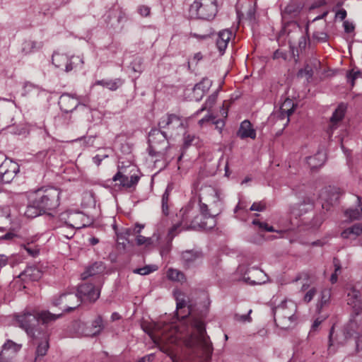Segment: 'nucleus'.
I'll use <instances>...</instances> for the list:
<instances>
[{
  "instance_id": "nucleus-1",
  "label": "nucleus",
  "mask_w": 362,
  "mask_h": 362,
  "mask_svg": "<svg viewBox=\"0 0 362 362\" xmlns=\"http://www.w3.org/2000/svg\"><path fill=\"white\" fill-rule=\"evenodd\" d=\"M207 311L200 317L191 315L189 318L190 334L185 339V345L190 349L192 362H210L213 354V345L206 332L204 318Z\"/></svg>"
},
{
  "instance_id": "nucleus-2",
  "label": "nucleus",
  "mask_w": 362,
  "mask_h": 362,
  "mask_svg": "<svg viewBox=\"0 0 362 362\" xmlns=\"http://www.w3.org/2000/svg\"><path fill=\"white\" fill-rule=\"evenodd\" d=\"M18 326L23 329L28 335L33 339V344L36 345L34 362H45V357L49 347V335L41 327H35L37 316L30 312H26L16 316Z\"/></svg>"
},
{
  "instance_id": "nucleus-3",
  "label": "nucleus",
  "mask_w": 362,
  "mask_h": 362,
  "mask_svg": "<svg viewBox=\"0 0 362 362\" xmlns=\"http://www.w3.org/2000/svg\"><path fill=\"white\" fill-rule=\"evenodd\" d=\"M200 212L204 221L211 223L215 216L218 215L223 209V197L216 189L206 186L202 189L199 196Z\"/></svg>"
},
{
  "instance_id": "nucleus-4",
  "label": "nucleus",
  "mask_w": 362,
  "mask_h": 362,
  "mask_svg": "<svg viewBox=\"0 0 362 362\" xmlns=\"http://www.w3.org/2000/svg\"><path fill=\"white\" fill-rule=\"evenodd\" d=\"M146 332L150 336L155 344L160 346V350L166 353L170 358L172 362H179V358L173 354L169 344L177 341L178 337L176 336L177 330L172 325H166L163 327L160 324H155L152 330Z\"/></svg>"
},
{
  "instance_id": "nucleus-5",
  "label": "nucleus",
  "mask_w": 362,
  "mask_h": 362,
  "mask_svg": "<svg viewBox=\"0 0 362 362\" xmlns=\"http://www.w3.org/2000/svg\"><path fill=\"white\" fill-rule=\"evenodd\" d=\"M178 219L177 223L182 226V228L185 230L190 229H205L209 230L216 226V221L211 218V223L202 220V216L199 215L194 216V211L191 204H188L182 208L179 213L176 214Z\"/></svg>"
},
{
  "instance_id": "nucleus-6",
  "label": "nucleus",
  "mask_w": 362,
  "mask_h": 362,
  "mask_svg": "<svg viewBox=\"0 0 362 362\" xmlns=\"http://www.w3.org/2000/svg\"><path fill=\"white\" fill-rule=\"evenodd\" d=\"M296 310V305L293 301L286 300L272 308L276 325L283 329L291 327L297 319L295 315Z\"/></svg>"
},
{
  "instance_id": "nucleus-7",
  "label": "nucleus",
  "mask_w": 362,
  "mask_h": 362,
  "mask_svg": "<svg viewBox=\"0 0 362 362\" xmlns=\"http://www.w3.org/2000/svg\"><path fill=\"white\" fill-rule=\"evenodd\" d=\"M60 192L52 187L37 189L34 195L35 203L44 213L55 209L59 205Z\"/></svg>"
},
{
  "instance_id": "nucleus-8",
  "label": "nucleus",
  "mask_w": 362,
  "mask_h": 362,
  "mask_svg": "<svg viewBox=\"0 0 362 362\" xmlns=\"http://www.w3.org/2000/svg\"><path fill=\"white\" fill-rule=\"evenodd\" d=\"M218 12L216 0H195L189 8L191 18L210 21Z\"/></svg>"
},
{
  "instance_id": "nucleus-9",
  "label": "nucleus",
  "mask_w": 362,
  "mask_h": 362,
  "mask_svg": "<svg viewBox=\"0 0 362 362\" xmlns=\"http://www.w3.org/2000/svg\"><path fill=\"white\" fill-rule=\"evenodd\" d=\"M148 142L151 156L164 154L168 144L166 133L160 129H152L149 132Z\"/></svg>"
},
{
  "instance_id": "nucleus-10",
  "label": "nucleus",
  "mask_w": 362,
  "mask_h": 362,
  "mask_svg": "<svg viewBox=\"0 0 362 362\" xmlns=\"http://www.w3.org/2000/svg\"><path fill=\"white\" fill-rule=\"evenodd\" d=\"M52 64L58 69L69 72L76 68H82L83 59L79 56H72L69 57L67 55L59 52H54L52 54Z\"/></svg>"
},
{
  "instance_id": "nucleus-11",
  "label": "nucleus",
  "mask_w": 362,
  "mask_h": 362,
  "mask_svg": "<svg viewBox=\"0 0 362 362\" xmlns=\"http://www.w3.org/2000/svg\"><path fill=\"white\" fill-rule=\"evenodd\" d=\"M19 171L20 166L18 163L6 158L0 165V182L11 183Z\"/></svg>"
},
{
  "instance_id": "nucleus-12",
  "label": "nucleus",
  "mask_w": 362,
  "mask_h": 362,
  "mask_svg": "<svg viewBox=\"0 0 362 362\" xmlns=\"http://www.w3.org/2000/svg\"><path fill=\"white\" fill-rule=\"evenodd\" d=\"M53 304L56 306L62 305L64 311L70 312L79 305L80 297L74 291L64 293L53 300Z\"/></svg>"
},
{
  "instance_id": "nucleus-13",
  "label": "nucleus",
  "mask_w": 362,
  "mask_h": 362,
  "mask_svg": "<svg viewBox=\"0 0 362 362\" xmlns=\"http://www.w3.org/2000/svg\"><path fill=\"white\" fill-rule=\"evenodd\" d=\"M358 328L357 322L351 319L350 321L347 323V325L344 327L343 329V336L344 339H339L338 343L340 344H344L346 341L353 337L354 334L356 336V351H360L362 349V335H358L356 332Z\"/></svg>"
},
{
  "instance_id": "nucleus-14",
  "label": "nucleus",
  "mask_w": 362,
  "mask_h": 362,
  "mask_svg": "<svg viewBox=\"0 0 362 362\" xmlns=\"http://www.w3.org/2000/svg\"><path fill=\"white\" fill-rule=\"evenodd\" d=\"M76 293L80 297V302L83 299L90 302H95L100 297V291L92 284L84 283L78 287Z\"/></svg>"
},
{
  "instance_id": "nucleus-15",
  "label": "nucleus",
  "mask_w": 362,
  "mask_h": 362,
  "mask_svg": "<svg viewBox=\"0 0 362 362\" xmlns=\"http://www.w3.org/2000/svg\"><path fill=\"white\" fill-rule=\"evenodd\" d=\"M296 105L293 101L290 98H286L281 105L279 112L274 114L273 117L276 118V122L279 121H285L283 123L285 127L289 122V116L294 112Z\"/></svg>"
},
{
  "instance_id": "nucleus-16",
  "label": "nucleus",
  "mask_w": 362,
  "mask_h": 362,
  "mask_svg": "<svg viewBox=\"0 0 362 362\" xmlns=\"http://www.w3.org/2000/svg\"><path fill=\"white\" fill-rule=\"evenodd\" d=\"M243 279L247 284L254 286L266 283L268 277L262 270L252 267L244 274Z\"/></svg>"
},
{
  "instance_id": "nucleus-17",
  "label": "nucleus",
  "mask_w": 362,
  "mask_h": 362,
  "mask_svg": "<svg viewBox=\"0 0 362 362\" xmlns=\"http://www.w3.org/2000/svg\"><path fill=\"white\" fill-rule=\"evenodd\" d=\"M158 126L160 129L175 130L183 127V119L175 114H168L160 119Z\"/></svg>"
},
{
  "instance_id": "nucleus-18",
  "label": "nucleus",
  "mask_w": 362,
  "mask_h": 362,
  "mask_svg": "<svg viewBox=\"0 0 362 362\" xmlns=\"http://www.w3.org/2000/svg\"><path fill=\"white\" fill-rule=\"evenodd\" d=\"M202 252L197 250H185L181 254L182 263L186 268L196 266L202 261Z\"/></svg>"
},
{
  "instance_id": "nucleus-19",
  "label": "nucleus",
  "mask_w": 362,
  "mask_h": 362,
  "mask_svg": "<svg viewBox=\"0 0 362 362\" xmlns=\"http://www.w3.org/2000/svg\"><path fill=\"white\" fill-rule=\"evenodd\" d=\"M320 199L324 201L322 204L323 209L328 210V206L336 204L340 198V192L335 187H329L323 189L320 195Z\"/></svg>"
},
{
  "instance_id": "nucleus-20",
  "label": "nucleus",
  "mask_w": 362,
  "mask_h": 362,
  "mask_svg": "<svg viewBox=\"0 0 362 362\" xmlns=\"http://www.w3.org/2000/svg\"><path fill=\"white\" fill-rule=\"evenodd\" d=\"M347 298L346 301L348 305H351L355 312V314L358 315L361 310V299L359 291L356 290L352 286H347Z\"/></svg>"
},
{
  "instance_id": "nucleus-21",
  "label": "nucleus",
  "mask_w": 362,
  "mask_h": 362,
  "mask_svg": "<svg viewBox=\"0 0 362 362\" xmlns=\"http://www.w3.org/2000/svg\"><path fill=\"white\" fill-rule=\"evenodd\" d=\"M79 101L76 98L71 96L70 94H62L59 100L60 108L64 112H70L74 110L78 105Z\"/></svg>"
},
{
  "instance_id": "nucleus-22",
  "label": "nucleus",
  "mask_w": 362,
  "mask_h": 362,
  "mask_svg": "<svg viewBox=\"0 0 362 362\" xmlns=\"http://www.w3.org/2000/svg\"><path fill=\"white\" fill-rule=\"evenodd\" d=\"M112 180L115 182L119 181V185L124 188H132L137 185L139 180V177L136 175H132L130 177H128L120 171H118L113 176Z\"/></svg>"
},
{
  "instance_id": "nucleus-23",
  "label": "nucleus",
  "mask_w": 362,
  "mask_h": 362,
  "mask_svg": "<svg viewBox=\"0 0 362 362\" xmlns=\"http://www.w3.org/2000/svg\"><path fill=\"white\" fill-rule=\"evenodd\" d=\"M303 8L301 4L297 1H291L281 11L282 18L284 20L289 21L291 18H296Z\"/></svg>"
},
{
  "instance_id": "nucleus-24",
  "label": "nucleus",
  "mask_w": 362,
  "mask_h": 362,
  "mask_svg": "<svg viewBox=\"0 0 362 362\" xmlns=\"http://www.w3.org/2000/svg\"><path fill=\"white\" fill-rule=\"evenodd\" d=\"M237 136L241 139L247 138L255 139L256 138V131L249 120L245 119L240 123L239 129L237 132Z\"/></svg>"
},
{
  "instance_id": "nucleus-25",
  "label": "nucleus",
  "mask_w": 362,
  "mask_h": 362,
  "mask_svg": "<svg viewBox=\"0 0 362 362\" xmlns=\"http://www.w3.org/2000/svg\"><path fill=\"white\" fill-rule=\"evenodd\" d=\"M90 221L88 216L80 211L74 212L71 216V226L76 229H80L88 226Z\"/></svg>"
},
{
  "instance_id": "nucleus-26",
  "label": "nucleus",
  "mask_w": 362,
  "mask_h": 362,
  "mask_svg": "<svg viewBox=\"0 0 362 362\" xmlns=\"http://www.w3.org/2000/svg\"><path fill=\"white\" fill-rule=\"evenodd\" d=\"M232 36V32L228 29L220 31L217 35L216 43L217 48L221 54L224 53Z\"/></svg>"
},
{
  "instance_id": "nucleus-27",
  "label": "nucleus",
  "mask_w": 362,
  "mask_h": 362,
  "mask_svg": "<svg viewBox=\"0 0 362 362\" xmlns=\"http://www.w3.org/2000/svg\"><path fill=\"white\" fill-rule=\"evenodd\" d=\"M212 82L207 78H204L199 83H197L194 88L193 93L196 96V100H199L202 98L204 93L208 91V90L211 86Z\"/></svg>"
},
{
  "instance_id": "nucleus-28",
  "label": "nucleus",
  "mask_w": 362,
  "mask_h": 362,
  "mask_svg": "<svg viewBox=\"0 0 362 362\" xmlns=\"http://www.w3.org/2000/svg\"><path fill=\"white\" fill-rule=\"evenodd\" d=\"M105 267L102 262H96L88 267L86 270L82 273L83 279H86L90 276L98 275L104 272Z\"/></svg>"
},
{
  "instance_id": "nucleus-29",
  "label": "nucleus",
  "mask_w": 362,
  "mask_h": 362,
  "mask_svg": "<svg viewBox=\"0 0 362 362\" xmlns=\"http://www.w3.org/2000/svg\"><path fill=\"white\" fill-rule=\"evenodd\" d=\"M362 233V224L356 223L351 227L344 230L341 233V238L344 239L355 240Z\"/></svg>"
},
{
  "instance_id": "nucleus-30",
  "label": "nucleus",
  "mask_w": 362,
  "mask_h": 362,
  "mask_svg": "<svg viewBox=\"0 0 362 362\" xmlns=\"http://www.w3.org/2000/svg\"><path fill=\"white\" fill-rule=\"evenodd\" d=\"M326 160V154L323 151H318L313 156L307 158V163L313 169L322 166Z\"/></svg>"
},
{
  "instance_id": "nucleus-31",
  "label": "nucleus",
  "mask_w": 362,
  "mask_h": 362,
  "mask_svg": "<svg viewBox=\"0 0 362 362\" xmlns=\"http://www.w3.org/2000/svg\"><path fill=\"white\" fill-rule=\"evenodd\" d=\"M122 84V81L119 78L112 79H103L96 81L93 85L92 88L95 86H102L110 90H116Z\"/></svg>"
},
{
  "instance_id": "nucleus-32",
  "label": "nucleus",
  "mask_w": 362,
  "mask_h": 362,
  "mask_svg": "<svg viewBox=\"0 0 362 362\" xmlns=\"http://www.w3.org/2000/svg\"><path fill=\"white\" fill-rule=\"evenodd\" d=\"M42 214H45L40 208L38 207V205L35 203V199L33 197L30 199L29 204L25 208L24 211V215L30 218H35Z\"/></svg>"
},
{
  "instance_id": "nucleus-33",
  "label": "nucleus",
  "mask_w": 362,
  "mask_h": 362,
  "mask_svg": "<svg viewBox=\"0 0 362 362\" xmlns=\"http://www.w3.org/2000/svg\"><path fill=\"white\" fill-rule=\"evenodd\" d=\"M357 206L355 209L349 208L345 211V216L351 220L362 218V202L359 196L356 197Z\"/></svg>"
},
{
  "instance_id": "nucleus-34",
  "label": "nucleus",
  "mask_w": 362,
  "mask_h": 362,
  "mask_svg": "<svg viewBox=\"0 0 362 362\" xmlns=\"http://www.w3.org/2000/svg\"><path fill=\"white\" fill-rule=\"evenodd\" d=\"M62 315V313L60 314H52L48 310H43L38 313L37 316V322L42 321L43 324H49L51 323L58 318H59Z\"/></svg>"
},
{
  "instance_id": "nucleus-35",
  "label": "nucleus",
  "mask_w": 362,
  "mask_h": 362,
  "mask_svg": "<svg viewBox=\"0 0 362 362\" xmlns=\"http://www.w3.org/2000/svg\"><path fill=\"white\" fill-rule=\"evenodd\" d=\"M346 110V106L344 103H341L338 105L337 108L334 110L332 114V116L330 118V122L332 123V129H335V124H337L338 122L341 121L345 114Z\"/></svg>"
},
{
  "instance_id": "nucleus-36",
  "label": "nucleus",
  "mask_w": 362,
  "mask_h": 362,
  "mask_svg": "<svg viewBox=\"0 0 362 362\" xmlns=\"http://www.w3.org/2000/svg\"><path fill=\"white\" fill-rule=\"evenodd\" d=\"M177 300V318L184 319L187 315L191 314V310L189 309V307H187L186 310H183V309H185L186 308V302L184 299H181L179 297L176 298Z\"/></svg>"
},
{
  "instance_id": "nucleus-37",
  "label": "nucleus",
  "mask_w": 362,
  "mask_h": 362,
  "mask_svg": "<svg viewBox=\"0 0 362 362\" xmlns=\"http://www.w3.org/2000/svg\"><path fill=\"white\" fill-rule=\"evenodd\" d=\"M57 233L61 238L71 239L75 235V229L71 226H57L56 227Z\"/></svg>"
},
{
  "instance_id": "nucleus-38",
  "label": "nucleus",
  "mask_w": 362,
  "mask_h": 362,
  "mask_svg": "<svg viewBox=\"0 0 362 362\" xmlns=\"http://www.w3.org/2000/svg\"><path fill=\"white\" fill-rule=\"evenodd\" d=\"M92 329L93 330L88 333L87 335L94 337L100 333V332L103 329V319L100 316H98L95 320H94L92 322Z\"/></svg>"
},
{
  "instance_id": "nucleus-39",
  "label": "nucleus",
  "mask_w": 362,
  "mask_h": 362,
  "mask_svg": "<svg viewBox=\"0 0 362 362\" xmlns=\"http://www.w3.org/2000/svg\"><path fill=\"white\" fill-rule=\"evenodd\" d=\"M167 277L174 281L182 282L185 281L184 274L178 269L170 268L167 271Z\"/></svg>"
},
{
  "instance_id": "nucleus-40",
  "label": "nucleus",
  "mask_w": 362,
  "mask_h": 362,
  "mask_svg": "<svg viewBox=\"0 0 362 362\" xmlns=\"http://www.w3.org/2000/svg\"><path fill=\"white\" fill-rule=\"evenodd\" d=\"M170 187H168L162 196L161 204H162V212L164 215L168 216L169 214V194H170Z\"/></svg>"
},
{
  "instance_id": "nucleus-41",
  "label": "nucleus",
  "mask_w": 362,
  "mask_h": 362,
  "mask_svg": "<svg viewBox=\"0 0 362 362\" xmlns=\"http://www.w3.org/2000/svg\"><path fill=\"white\" fill-rule=\"evenodd\" d=\"M217 95V92L211 94L205 102L204 106L196 112V115H198L199 113L206 109H211L216 101Z\"/></svg>"
},
{
  "instance_id": "nucleus-42",
  "label": "nucleus",
  "mask_w": 362,
  "mask_h": 362,
  "mask_svg": "<svg viewBox=\"0 0 362 362\" xmlns=\"http://www.w3.org/2000/svg\"><path fill=\"white\" fill-rule=\"evenodd\" d=\"M346 76L348 81L351 83V86H354L355 84V80L358 78L362 77V72L360 70L353 69L347 73Z\"/></svg>"
},
{
  "instance_id": "nucleus-43",
  "label": "nucleus",
  "mask_w": 362,
  "mask_h": 362,
  "mask_svg": "<svg viewBox=\"0 0 362 362\" xmlns=\"http://www.w3.org/2000/svg\"><path fill=\"white\" fill-rule=\"evenodd\" d=\"M74 211H66L62 212L59 216V219L60 221L59 226H69L71 223V216Z\"/></svg>"
},
{
  "instance_id": "nucleus-44",
  "label": "nucleus",
  "mask_w": 362,
  "mask_h": 362,
  "mask_svg": "<svg viewBox=\"0 0 362 362\" xmlns=\"http://www.w3.org/2000/svg\"><path fill=\"white\" fill-rule=\"evenodd\" d=\"M21 348V346L20 344H18L11 340H7V341L5 342L2 346L3 351L12 350L13 353H16L18 351H19Z\"/></svg>"
},
{
  "instance_id": "nucleus-45",
  "label": "nucleus",
  "mask_w": 362,
  "mask_h": 362,
  "mask_svg": "<svg viewBox=\"0 0 362 362\" xmlns=\"http://www.w3.org/2000/svg\"><path fill=\"white\" fill-rule=\"evenodd\" d=\"M252 313V309L248 310V313L245 315H240L238 313H235L234 315L235 320L240 322H250L252 321V317H250V314Z\"/></svg>"
},
{
  "instance_id": "nucleus-46",
  "label": "nucleus",
  "mask_w": 362,
  "mask_h": 362,
  "mask_svg": "<svg viewBox=\"0 0 362 362\" xmlns=\"http://www.w3.org/2000/svg\"><path fill=\"white\" fill-rule=\"evenodd\" d=\"M181 230H183L182 228V226L178 223H175L168 231V236L169 239L173 240L174 237L181 231Z\"/></svg>"
},
{
  "instance_id": "nucleus-47",
  "label": "nucleus",
  "mask_w": 362,
  "mask_h": 362,
  "mask_svg": "<svg viewBox=\"0 0 362 362\" xmlns=\"http://www.w3.org/2000/svg\"><path fill=\"white\" fill-rule=\"evenodd\" d=\"M156 270L155 266H145L141 268L135 269L133 272L141 275H147Z\"/></svg>"
},
{
  "instance_id": "nucleus-48",
  "label": "nucleus",
  "mask_w": 362,
  "mask_h": 362,
  "mask_svg": "<svg viewBox=\"0 0 362 362\" xmlns=\"http://www.w3.org/2000/svg\"><path fill=\"white\" fill-rule=\"evenodd\" d=\"M334 266V273L332 274L330 277V281L332 284H334L337 281V272L341 270V265L339 264V261L334 258L333 260Z\"/></svg>"
},
{
  "instance_id": "nucleus-49",
  "label": "nucleus",
  "mask_w": 362,
  "mask_h": 362,
  "mask_svg": "<svg viewBox=\"0 0 362 362\" xmlns=\"http://www.w3.org/2000/svg\"><path fill=\"white\" fill-rule=\"evenodd\" d=\"M252 224L257 226L262 230L274 232L275 230L272 226H269L267 223L261 222L259 220L255 219L252 221Z\"/></svg>"
},
{
  "instance_id": "nucleus-50",
  "label": "nucleus",
  "mask_w": 362,
  "mask_h": 362,
  "mask_svg": "<svg viewBox=\"0 0 362 362\" xmlns=\"http://www.w3.org/2000/svg\"><path fill=\"white\" fill-rule=\"evenodd\" d=\"M144 228L143 225L139 223L135 224L134 228H129L126 230V235H133L136 234H139L141 229Z\"/></svg>"
},
{
  "instance_id": "nucleus-51",
  "label": "nucleus",
  "mask_w": 362,
  "mask_h": 362,
  "mask_svg": "<svg viewBox=\"0 0 362 362\" xmlns=\"http://www.w3.org/2000/svg\"><path fill=\"white\" fill-rule=\"evenodd\" d=\"M136 243L137 245H148L152 243V240L151 238H146L143 235H138L136 238Z\"/></svg>"
},
{
  "instance_id": "nucleus-52",
  "label": "nucleus",
  "mask_w": 362,
  "mask_h": 362,
  "mask_svg": "<svg viewBox=\"0 0 362 362\" xmlns=\"http://www.w3.org/2000/svg\"><path fill=\"white\" fill-rule=\"evenodd\" d=\"M37 90V86H35L33 83L26 82L24 84L23 93L22 94H23V95L25 96V95H28L30 92L35 91Z\"/></svg>"
},
{
  "instance_id": "nucleus-53",
  "label": "nucleus",
  "mask_w": 362,
  "mask_h": 362,
  "mask_svg": "<svg viewBox=\"0 0 362 362\" xmlns=\"http://www.w3.org/2000/svg\"><path fill=\"white\" fill-rule=\"evenodd\" d=\"M315 73L314 68L311 64H307L303 70L300 71L299 74L302 75L305 74V76H308V78H311Z\"/></svg>"
},
{
  "instance_id": "nucleus-54",
  "label": "nucleus",
  "mask_w": 362,
  "mask_h": 362,
  "mask_svg": "<svg viewBox=\"0 0 362 362\" xmlns=\"http://www.w3.org/2000/svg\"><path fill=\"white\" fill-rule=\"evenodd\" d=\"M25 250L27 251L28 254L30 255L31 257H36L39 254V249L37 247H32L30 246V244L23 245Z\"/></svg>"
},
{
  "instance_id": "nucleus-55",
  "label": "nucleus",
  "mask_w": 362,
  "mask_h": 362,
  "mask_svg": "<svg viewBox=\"0 0 362 362\" xmlns=\"http://www.w3.org/2000/svg\"><path fill=\"white\" fill-rule=\"evenodd\" d=\"M316 289L315 288H310L304 296L303 300L305 303H309L316 294Z\"/></svg>"
},
{
  "instance_id": "nucleus-56",
  "label": "nucleus",
  "mask_w": 362,
  "mask_h": 362,
  "mask_svg": "<svg viewBox=\"0 0 362 362\" xmlns=\"http://www.w3.org/2000/svg\"><path fill=\"white\" fill-rule=\"evenodd\" d=\"M265 209V205L262 202H254L250 208V211H262Z\"/></svg>"
},
{
  "instance_id": "nucleus-57",
  "label": "nucleus",
  "mask_w": 362,
  "mask_h": 362,
  "mask_svg": "<svg viewBox=\"0 0 362 362\" xmlns=\"http://www.w3.org/2000/svg\"><path fill=\"white\" fill-rule=\"evenodd\" d=\"M215 119V117L211 115V114H208L206 115L204 117H203L202 119H199V122H198V124L202 127L203 125H204L205 124L211 122L212 123V121L213 119Z\"/></svg>"
},
{
  "instance_id": "nucleus-58",
  "label": "nucleus",
  "mask_w": 362,
  "mask_h": 362,
  "mask_svg": "<svg viewBox=\"0 0 362 362\" xmlns=\"http://www.w3.org/2000/svg\"><path fill=\"white\" fill-rule=\"evenodd\" d=\"M313 37L318 41L325 42L327 39V35L324 32H315L313 33Z\"/></svg>"
},
{
  "instance_id": "nucleus-59",
  "label": "nucleus",
  "mask_w": 362,
  "mask_h": 362,
  "mask_svg": "<svg viewBox=\"0 0 362 362\" xmlns=\"http://www.w3.org/2000/svg\"><path fill=\"white\" fill-rule=\"evenodd\" d=\"M212 124H215L216 129H217L220 133H221L223 128L225 126V122L223 119H213Z\"/></svg>"
},
{
  "instance_id": "nucleus-60",
  "label": "nucleus",
  "mask_w": 362,
  "mask_h": 362,
  "mask_svg": "<svg viewBox=\"0 0 362 362\" xmlns=\"http://www.w3.org/2000/svg\"><path fill=\"white\" fill-rule=\"evenodd\" d=\"M138 11L141 16L146 17L149 16L151 8L147 6L142 5L138 8Z\"/></svg>"
},
{
  "instance_id": "nucleus-61",
  "label": "nucleus",
  "mask_w": 362,
  "mask_h": 362,
  "mask_svg": "<svg viewBox=\"0 0 362 362\" xmlns=\"http://www.w3.org/2000/svg\"><path fill=\"white\" fill-rule=\"evenodd\" d=\"M330 298V292L328 290H323L321 292V305L325 304Z\"/></svg>"
},
{
  "instance_id": "nucleus-62",
  "label": "nucleus",
  "mask_w": 362,
  "mask_h": 362,
  "mask_svg": "<svg viewBox=\"0 0 362 362\" xmlns=\"http://www.w3.org/2000/svg\"><path fill=\"white\" fill-rule=\"evenodd\" d=\"M195 139V136L194 135L187 134L184 137V145L185 147H188L192 145L194 140Z\"/></svg>"
},
{
  "instance_id": "nucleus-63",
  "label": "nucleus",
  "mask_w": 362,
  "mask_h": 362,
  "mask_svg": "<svg viewBox=\"0 0 362 362\" xmlns=\"http://www.w3.org/2000/svg\"><path fill=\"white\" fill-rule=\"evenodd\" d=\"M343 25L346 33H350L352 31H354V25H353V23L349 21H344Z\"/></svg>"
},
{
  "instance_id": "nucleus-64",
  "label": "nucleus",
  "mask_w": 362,
  "mask_h": 362,
  "mask_svg": "<svg viewBox=\"0 0 362 362\" xmlns=\"http://www.w3.org/2000/svg\"><path fill=\"white\" fill-rule=\"evenodd\" d=\"M126 236H128L126 233L124 235L120 234L117 235V243L119 245H122L123 248L126 247L125 241L127 240Z\"/></svg>"
}]
</instances>
